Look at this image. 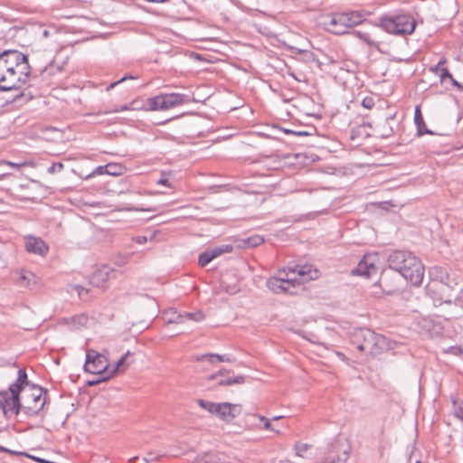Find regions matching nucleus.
Segmentation results:
<instances>
[{
    "instance_id": "36",
    "label": "nucleus",
    "mask_w": 463,
    "mask_h": 463,
    "mask_svg": "<svg viewBox=\"0 0 463 463\" xmlns=\"http://www.w3.org/2000/svg\"><path fill=\"white\" fill-rule=\"evenodd\" d=\"M453 405L455 417L463 421V402L457 403V402L454 401Z\"/></svg>"
},
{
    "instance_id": "11",
    "label": "nucleus",
    "mask_w": 463,
    "mask_h": 463,
    "mask_svg": "<svg viewBox=\"0 0 463 463\" xmlns=\"http://www.w3.org/2000/svg\"><path fill=\"white\" fill-rule=\"evenodd\" d=\"M379 337L373 331L368 328H359L353 335V345L360 352L373 353L377 338Z\"/></svg>"
},
{
    "instance_id": "7",
    "label": "nucleus",
    "mask_w": 463,
    "mask_h": 463,
    "mask_svg": "<svg viewBox=\"0 0 463 463\" xmlns=\"http://www.w3.org/2000/svg\"><path fill=\"white\" fill-rule=\"evenodd\" d=\"M190 98L181 93H161L148 99L151 110H167L184 104H187Z\"/></svg>"
},
{
    "instance_id": "3",
    "label": "nucleus",
    "mask_w": 463,
    "mask_h": 463,
    "mask_svg": "<svg viewBox=\"0 0 463 463\" xmlns=\"http://www.w3.org/2000/svg\"><path fill=\"white\" fill-rule=\"evenodd\" d=\"M378 26L384 32L396 35L411 34L416 27L414 18L406 14L395 15H382L378 19Z\"/></svg>"
},
{
    "instance_id": "29",
    "label": "nucleus",
    "mask_w": 463,
    "mask_h": 463,
    "mask_svg": "<svg viewBox=\"0 0 463 463\" xmlns=\"http://www.w3.org/2000/svg\"><path fill=\"white\" fill-rule=\"evenodd\" d=\"M184 321L185 320H193L195 322H200L204 319V315L202 311L198 310L195 312H184Z\"/></svg>"
},
{
    "instance_id": "26",
    "label": "nucleus",
    "mask_w": 463,
    "mask_h": 463,
    "mask_svg": "<svg viewBox=\"0 0 463 463\" xmlns=\"http://www.w3.org/2000/svg\"><path fill=\"white\" fill-rule=\"evenodd\" d=\"M108 175H121L123 174L124 166L121 164L109 163L107 164Z\"/></svg>"
},
{
    "instance_id": "19",
    "label": "nucleus",
    "mask_w": 463,
    "mask_h": 463,
    "mask_svg": "<svg viewBox=\"0 0 463 463\" xmlns=\"http://www.w3.org/2000/svg\"><path fill=\"white\" fill-rule=\"evenodd\" d=\"M89 321V317L85 314H79L70 317H62L60 319L61 325H65L70 327L71 330H76L80 327L86 326Z\"/></svg>"
},
{
    "instance_id": "52",
    "label": "nucleus",
    "mask_w": 463,
    "mask_h": 463,
    "mask_svg": "<svg viewBox=\"0 0 463 463\" xmlns=\"http://www.w3.org/2000/svg\"><path fill=\"white\" fill-rule=\"evenodd\" d=\"M234 361V358L231 357L230 355H222L221 363L226 362V363H232Z\"/></svg>"
},
{
    "instance_id": "51",
    "label": "nucleus",
    "mask_w": 463,
    "mask_h": 463,
    "mask_svg": "<svg viewBox=\"0 0 463 463\" xmlns=\"http://www.w3.org/2000/svg\"><path fill=\"white\" fill-rule=\"evenodd\" d=\"M157 184L165 185L167 187H171V184L169 183L167 178H160L157 182Z\"/></svg>"
},
{
    "instance_id": "61",
    "label": "nucleus",
    "mask_w": 463,
    "mask_h": 463,
    "mask_svg": "<svg viewBox=\"0 0 463 463\" xmlns=\"http://www.w3.org/2000/svg\"><path fill=\"white\" fill-rule=\"evenodd\" d=\"M281 418H282V416H276V417L273 418V420H279V419H281Z\"/></svg>"
},
{
    "instance_id": "5",
    "label": "nucleus",
    "mask_w": 463,
    "mask_h": 463,
    "mask_svg": "<svg viewBox=\"0 0 463 463\" xmlns=\"http://www.w3.org/2000/svg\"><path fill=\"white\" fill-rule=\"evenodd\" d=\"M362 15L355 11L347 13H334L326 16L324 23L326 29L334 34H344L348 29L362 23Z\"/></svg>"
},
{
    "instance_id": "60",
    "label": "nucleus",
    "mask_w": 463,
    "mask_h": 463,
    "mask_svg": "<svg viewBox=\"0 0 463 463\" xmlns=\"http://www.w3.org/2000/svg\"><path fill=\"white\" fill-rule=\"evenodd\" d=\"M139 211H145V209H138ZM146 211H148V212H154L156 211V209L154 208H149V209H146Z\"/></svg>"
},
{
    "instance_id": "46",
    "label": "nucleus",
    "mask_w": 463,
    "mask_h": 463,
    "mask_svg": "<svg viewBox=\"0 0 463 463\" xmlns=\"http://www.w3.org/2000/svg\"><path fill=\"white\" fill-rule=\"evenodd\" d=\"M230 371L227 370V369H224V368H222L221 370H219L217 373H213L211 375L208 376V379L209 380H214V379H217L218 377L220 376H223L224 373H229Z\"/></svg>"
},
{
    "instance_id": "48",
    "label": "nucleus",
    "mask_w": 463,
    "mask_h": 463,
    "mask_svg": "<svg viewBox=\"0 0 463 463\" xmlns=\"http://www.w3.org/2000/svg\"><path fill=\"white\" fill-rule=\"evenodd\" d=\"M133 241L137 244H145L147 242L148 239L146 236L138 235L133 238Z\"/></svg>"
},
{
    "instance_id": "1",
    "label": "nucleus",
    "mask_w": 463,
    "mask_h": 463,
    "mask_svg": "<svg viewBox=\"0 0 463 463\" xmlns=\"http://www.w3.org/2000/svg\"><path fill=\"white\" fill-rule=\"evenodd\" d=\"M31 74L32 67L26 54L15 49L0 52V91L23 89Z\"/></svg>"
},
{
    "instance_id": "18",
    "label": "nucleus",
    "mask_w": 463,
    "mask_h": 463,
    "mask_svg": "<svg viewBox=\"0 0 463 463\" xmlns=\"http://www.w3.org/2000/svg\"><path fill=\"white\" fill-rule=\"evenodd\" d=\"M113 269L109 266L95 270L90 276V282L96 288H104L107 281L109 279V275L113 272Z\"/></svg>"
},
{
    "instance_id": "30",
    "label": "nucleus",
    "mask_w": 463,
    "mask_h": 463,
    "mask_svg": "<svg viewBox=\"0 0 463 463\" xmlns=\"http://www.w3.org/2000/svg\"><path fill=\"white\" fill-rule=\"evenodd\" d=\"M221 358H222L221 354L209 353V354H202L201 356H199L197 358V360L198 361L206 360V361H208L211 364H214L216 362H220L221 363Z\"/></svg>"
},
{
    "instance_id": "33",
    "label": "nucleus",
    "mask_w": 463,
    "mask_h": 463,
    "mask_svg": "<svg viewBox=\"0 0 463 463\" xmlns=\"http://www.w3.org/2000/svg\"><path fill=\"white\" fill-rule=\"evenodd\" d=\"M107 172H108L107 165H99L90 174H89L86 176V179L90 178V177L95 176V175H108Z\"/></svg>"
},
{
    "instance_id": "24",
    "label": "nucleus",
    "mask_w": 463,
    "mask_h": 463,
    "mask_svg": "<svg viewBox=\"0 0 463 463\" xmlns=\"http://www.w3.org/2000/svg\"><path fill=\"white\" fill-rule=\"evenodd\" d=\"M246 381V377L244 375H237L235 377H227L222 378L218 381L217 384L219 386H226L232 384H242Z\"/></svg>"
},
{
    "instance_id": "45",
    "label": "nucleus",
    "mask_w": 463,
    "mask_h": 463,
    "mask_svg": "<svg viewBox=\"0 0 463 463\" xmlns=\"http://www.w3.org/2000/svg\"><path fill=\"white\" fill-rule=\"evenodd\" d=\"M127 110H132V109H130V103L121 105V106H117L113 109L109 110V112L117 113V112H122V111H127Z\"/></svg>"
},
{
    "instance_id": "13",
    "label": "nucleus",
    "mask_w": 463,
    "mask_h": 463,
    "mask_svg": "<svg viewBox=\"0 0 463 463\" xmlns=\"http://www.w3.org/2000/svg\"><path fill=\"white\" fill-rule=\"evenodd\" d=\"M287 272L288 275L293 274V278H297L298 281L297 288H300L307 281L317 279L319 276V271L311 264L296 265L294 268H288Z\"/></svg>"
},
{
    "instance_id": "23",
    "label": "nucleus",
    "mask_w": 463,
    "mask_h": 463,
    "mask_svg": "<svg viewBox=\"0 0 463 463\" xmlns=\"http://www.w3.org/2000/svg\"><path fill=\"white\" fill-rule=\"evenodd\" d=\"M440 80L443 81L444 80L446 79H449L451 82V84L457 88V90H458L459 91H462L463 92V83L458 81L457 80H455L452 76V74L449 72V69L448 68H442L441 69V71H440Z\"/></svg>"
},
{
    "instance_id": "17",
    "label": "nucleus",
    "mask_w": 463,
    "mask_h": 463,
    "mask_svg": "<svg viewBox=\"0 0 463 463\" xmlns=\"http://www.w3.org/2000/svg\"><path fill=\"white\" fill-rule=\"evenodd\" d=\"M25 240V249L28 252L41 256H44L48 252L49 247L41 238L28 236Z\"/></svg>"
},
{
    "instance_id": "34",
    "label": "nucleus",
    "mask_w": 463,
    "mask_h": 463,
    "mask_svg": "<svg viewBox=\"0 0 463 463\" xmlns=\"http://www.w3.org/2000/svg\"><path fill=\"white\" fill-rule=\"evenodd\" d=\"M354 34L357 36L360 40L366 43L368 45H373V42L371 40L370 35L368 33L361 32V31H354Z\"/></svg>"
},
{
    "instance_id": "39",
    "label": "nucleus",
    "mask_w": 463,
    "mask_h": 463,
    "mask_svg": "<svg viewBox=\"0 0 463 463\" xmlns=\"http://www.w3.org/2000/svg\"><path fill=\"white\" fill-rule=\"evenodd\" d=\"M32 278H34V275L31 272H24L21 274L19 278V282L23 286H29L30 280Z\"/></svg>"
},
{
    "instance_id": "32",
    "label": "nucleus",
    "mask_w": 463,
    "mask_h": 463,
    "mask_svg": "<svg viewBox=\"0 0 463 463\" xmlns=\"http://www.w3.org/2000/svg\"><path fill=\"white\" fill-rule=\"evenodd\" d=\"M99 376L94 380L87 382L88 386H95L100 383L107 382L111 379V374H98Z\"/></svg>"
},
{
    "instance_id": "14",
    "label": "nucleus",
    "mask_w": 463,
    "mask_h": 463,
    "mask_svg": "<svg viewBox=\"0 0 463 463\" xmlns=\"http://www.w3.org/2000/svg\"><path fill=\"white\" fill-rule=\"evenodd\" d=\"M242 411L241 404L231 402H220L216 405L214 416L225 422L232 421Z\"/></svg>"
},
{
    "instance_id": "58",
    "label": "nucleus",
    "mask_w": 463,
    "mask_h": 463,
    "mask_svg": "<svg viewBox=\"0 0 463 463\" xmlns=\"http://www.w3.org/2000/svg\"><path fill=\"white\" fill-rule=\"evenodd\" d=\"M295 50V52L298 53V54H300L301 55V52H305L306 50H302V49H298V48H294Z\"/></svg>"
},
{
    "instance_id": "9",
    "label": "nucleus",
    "mask_w": 463,
    "mask_h": 463,
    "mask_svg": "<svg viewBox=\"0 0 463 463\" xmlns=\"http://www.w3.org/2000/svg\"><path fill=\"white\" fill-rule=\"evenodd\" d=\"M401 286V275L389 268L382 272L379 280L373 285V288L375 289L380 288L382 293L385 295H396L400 293Z\"/></svg>"
},
{
    "instance_id": "63",
    "label": "nucleus",
    "mask_w": 463,
    "mask_h": 463,
    "mask_svg": "<svg viewBox=\"0 0 463 463\" xmlns=\"http://www.w3.org/2000/svg\"><path fill=\"white\" fill-rule=\"evenodd\" d=\"M461 352L463 353V350H461Z\"/></svg>"
},
{
    "instance_id": "38",
    "label": "nucleus",
    "mask_w": 463,
    "mask_h": 463,
    "mask_svg": "<svg viewBox=\"0 0 463 463\" xmlns=\"http://www.w3.org/2000/svg\"><path fill=\"white\" fill-rule=\"evenodd\" d=\"M129 259L128 255H118L114 259V263L118 267H123L129 261Z\"/></svg>"
},
{
    "instance_id": "44",
    "label": "nucleus",
    "mask_w": 463,
    "mask_h": 463,
    "mask_svg": "<svg viewBox=\"0 0 463 463\" xmlns=\"http://www.w3.org/2000/svg\"><path fill=\"white\" fill-rule=\"evenodd\" d=\"M374 99L372 97H365L362 100V106L365 109H372L374 106Z\"/></svg>"
},
{
    "instance_id": "16",
    "label": "nucleus",
    "mask_w": 463,
    "mask_h": 463,
    "mask_svg": "<svg viewBox=\"0 0 463 463\" xmlns=\"http://www.w3.org/2000/svg\"><path fill=\"white\" fill-rule=\"evenodd\" d=\"M401 128V122L396 118V114L386 117L385 120L378 125V132L382 138L392 137L398 133Z\"/></svg>"
},
{
    "instance_id": "2",
    "label": "nucleus",
    "mask_w": 463,
    "mask_h": 463,
    "mask_svg": "<svg viewBox=\"0 0 463 463\" xmlns=\"http://www.w3.org/2000/svg\"><path fill=\"white\" fill-rule=\"evenodd\" d=\"M388 267L396 271L412 286L421 285L424 277V266L411 251L393 250L387 259Z\"/></svg>"
},
{
    "instance_id": "47",
    "label": "nucleus",
    "mask_w": 463,
    "mask_h": 463,
    "mask_svg": "<svg viewBox=\"0 0 463 463\" xmlns=\"http://www.w3.org/2000/svg\"><path fill=\"white\" fill-rule=\"evenodd\" d=\"M259 419L261 422H263L265 430H273V428L271 427V423L269 422V419L261 415L259 416Z\"/></svg>"
},
{
    "instance_id": "12",
    "label": "nucleus",
    "mask_w": 463,
    "mask_h": 463,
    "mask_svg": "<svg viewBox=\"0 0 463 463\" xmlns=\"http://www.w3.org/2000/svg\"><path fill=\"white\" fill-rule=\"evenodd\" d=\"M84 371L92 374H109L107 358L95 350H89L83 365Z\"/></svg>"
},
{
    "instance_id": "28",
    "label": "nucleus",
    "mask_w": 463,
    "mask_h": 463,
    "mask_svg": "<svg viewBox=\"0 0 463 463\" xmlns=\"http://www.w3.org/2000/svg\"><path fill=\"white\" fill-rule=\"evenodd\" d=\"M129 351H128L124 355H122L120 357V359L116 363L114 368L109 371V374H111V378L114 377L116 375V373H118V371L121 370L123 367H125V363H126V359L128 357V355L129 354Z\"/></svg>"
},
{
    "instance_id": "8",
    "label": "nucleus",
    "mask_w": 463,
    "mask_h": 463,
    "mask_svg": "<svg viewBox=\"0 0 463 463\" xmlns=\"http://www.w3.org/2000/svg\"><path fill=\"white\" fill-rule=\"evenodd\" d=\"M279 275L280 277H272L267 280L268 288L275 294H296L295 288L298 282L297 278H290L286 269L279 271Z\"/></svg>"
},
{
    "instance_id": "22",
    "label": "nucleus",
    "mask_w": 463,
    "mask_h": 463,
    "mask_svg": "<svg viewBox=\"0 0 463 463\" xmlns=\"http://www.w3.org/2000/svg\"><path fill=\"white\" fill-rule=\"evenodd\" d=\"M372 270H376L375 265L373 263H368L366 260H362L358 263L357 267L353 270V274L369 278L371 276Z\"/></svg>"
},
{
    "instance_id": "57",
    "label": "nucleus",
    "mask_w": 463,
    "mask_h": 463,
    "mask_svg": "<svg viewBox=\"0 0 463 463\" xmlns=\"http://www.w3.org/2000/svg\"><path fill=\"white\" fill-rule=\"evenodd\" d=\"M283 131L286 133V134H290V135H294V132L295 130H291V129H287V128H284Z\"/></svg>"
},
{
    "instance_id": "49",
    "label": "nucleus",
    "mask_w": 463,
    "mask_h": 463,
    "mask_svg": "<svg viewBox=\"0 0 463 463\" xmlns=\"http://www.w3.org/2000/svg\"><path fill=\"white\" fill-rule=\"evenodd\" d=\"M160 455H156L154 452H149L147 454V458H145V460L146 461H156L160 458Z\"/></svg>"
},
{
    "instance_id": "21",
    "label": "nucleus",
    "mask_w": 463,
    "mask_h": 463,
    "mask_svg": "<svg viewBox=\"0 0 463 463\" xmlns=\"http://www.w3.org/2000/svg\"><path fill=\"white\" fill-rule=\"evenodd\" d=\"M414 123L417 128V136L421 137L425 134L428 135H433V131L429 129L426 125L423 118V116L421 114L420 108L419 106H416L415 111H414Z\"/></svg>"
},
{
    "instance_id": "54",
    "label": "nucleus",
    "mask_w": 463,
    "mask_h": 463,
    "mask_svg": "<svg viewBox=\"0 0 463 463\" xmlns=\"http://www.w3.org/2000/svg\"><path fill=\"white\" fill-rule=\"evenodd\" d=\"M443 62H445V61H439V62L437 65L430 67V71L433 72H437L439 68V65L442 64Z\"/></svg>"
},
{
    "instance_id": "31",
    "label": "nucleus",
    "mask_w": 463,
    "mask_h": 463,
    "mask_svg": "<svg viewBox=\"0 0 463 463\" xmlns=\"http://www.w3.org/2000/svg\"><path fill=\"white\" fill-rule=\"evenodd\" d=\"M16 382L24 384V386L30 385L32 387V384H33V383H30V382L28 381L27 373H26L25 369H24V368H20L18 370Z\"/></svg>"
},
{
    "instance_id": "40",
    "label": "nucleus",
    "mask_w": 463,
    "mask_h": 463,
    "mask_svg": "<svg viewBox=\"0 0 463 463\" xmlns=\"http://www.w3.org/2000/svg\"><path fill=\"white\" fill-rule=\"evenodd\" d=\"M64 168V165L61 162H55L51 165V166L48 168V173L51 175L60 173Z\"/></svg>"
},
{
    "instance_id": "20",
    "label": "nucleus",
    "mask_w": 463,
    "mask_h": 463,
    "mask_svg": "<svg viewBox=\"0 0 463 463\" xmlns=\"http://www.w3.org/2000/svg\"><path fill=\"white\" fill-rule=\"evenodd\" d=\"M188 463H227L224 456L220 453L207 452L195 457Z\"/></svg>"
},
{
    "instance_id": "6",
    "label": "nucleus",
    "mask_w": 463,
    "mask_h": 463,
    "mask_svg": "<svg viewBox=\"0 0 463 463\" xmlns=\"http://www.w3.org/2000/svg\"><path fill=\"white\" fill-rule=\"evenodd\" d=\"M351 450V445L346 440L335 439L325 448L320 463H345Z\"/></svg>"
},
{
    "instance_id": "10",
    "label": "nucleus",
    "mask_w": 463,
    "mask_h": 463,
    "mask_svg": "<svg viewBox=\"0 0 463 463\" xmlns=\"http://www.w3.org/2000/svg\"><path fill=\"white\" fill-rule=\"evenodd\" d=\"M34 392L32 393V399L25 405L22 404V410L27 417L36 416L46 403V395L48 391L38 384H32Z\"/></svg>"
},
{
    "instance_id": "50",
    "label": "nucleus",
    "mask_w": 463,
    "mask_h": 463,
    "mask_svg": "<svg viewBox=\"0 0 463 463\" xmlns=\"http://www.w3.org/2000/svg\"><path fill=\"white\" fill-rule=\"evenodd\" d=\"M7 454H10V455H14V456H25L28 458L29 454L25 453V452H21V451H15V450H12L10 449H8V451H6Z\"/></svg>"
},
{
    "instance_id": "42",
    "label": "nucleus",
    "mask_w": 463,
    "mask_h": 463,
    "mask_svg": "<svg viewBox=\"0 0 463 463\" xmlns=\"http://www.w3.org/2000/svg\"><path fill=\"white\" fill-rule=\"evenodd\" d=\"M301 56H302V60L305 61V62H313L316 61V56L314 54L313 52L311 51H305V52H301Z\"/></svg>"
},
{
    "instance_id": "56",
    "label": "nucleus",
    "mask_w": 463,
    "mask_h": 463,
    "mask_svg": "<svg viewBox=\"0 0 463 463\" xmlns=\"http://www.w3.org/2000/svg\"><path fill=\"white\" fill-rule=\"evenodd\" d=\"M3 164H5V165H11V166L17 167V168L19 167V165H18L14 164V163H11V162H9V161H4V162H3Z\"/></svg>"
},
{
    "instance_id": "15",
    "label": "nucleus",
    "mask_w": 463,
    "mask_h": 463,
    "mask_svg": "<svg viewBox=\"0 0 463 463\" xmlns=\"http://www.w3.org/2000/svg\"><path fill=\"white\" fill-rule=\"evenodd\" d=\"M233 250V246L231 244H223L217 246L213 249H208L199 254L198 265L200 267H205L215 258L221 256L223 253H230Z\"/></svg>"
},
{
    "instance_id": "59",
    "label": "nucleus",
    "mask_w": 463,
    "mask_h": 463,
    "mask_svg": "<svg viewBox=\"0 0 463 463\" xmlns=\"http://www.w3.org/2000/svg\"><path fill=\"white\" fill-rule=\"evenodd\" d=\"M6 451H8V449H7V448H5V447H4V446H1V445H0V452H5V453H6Z\"/></svg>"
},
{
    "instance_id": "43",
    "label": "nucleus",
    "mask_w": 463,
    "mask_h": 463,
    "mask_svg": "<svg viewBox=\"0 0 463 463\" xmlns=\"http://www.w3.org/2000/svg\"><path fill=\"white\" fill-rule=\"evenodd\" d=\"M173 316H174L173 317L168 319V323L181 324V323L184 322V313L183 314H177L175 311V312H173Z\"/></svg>"
},
{
    "instance_id": "53",
    "label": "nucleus",
    "mask_w": 463,
    "mask_h": 463,
    "mask_svg": "<svg viewBox=\"0 0 463 463\" xmlns=\"http://www.w3.org/2000/svg\"><path fill=\"white\" fill-rule=\"evenodd\" d=\"M310 134L307 131H295L294 132V136H297V137H307V136H309Z\"/></svg>"
},
{
    "instance_id": "4",
    "label": "nucleus",
    "mask_w": 463,
    "mask_h": 463,
    "mask_svg": "<svg viewBox=\"0 0 463 463\" xmlns=\"http://www.w3.org/2000/svg\"><path fill=\"white\" fill-rule=\"evenodd\" d=\"M24 385L14 382L9 385L8 390L0 391V410L6 419L17 416L22 410L21 392Z\"/></svg>"
},
{
    "instance_id": "55",
    "label": "nucleus",
    "mask_w": 463,
    "mask_h": 463,
    "mask_svg": "<svg viewBox=\"0 0 463 463\" xmlns=\"http://www.w3.org/2000/svg\"><path fill=\"white\" fill-rule=\"evenodd\" d=\"M76 288H77V289H78V293H79L80 297H81V295H82V291H83V290H84L86 293H88V289H85L83 287L77 286Z\"/></svg>"
},
{
    "instance_id": "41",
    "label": "nucleus",
    "mask_w": 463,
    "mask_h": 463,
    "mask_svg": "<svg viewBox=\"0 0 463 463\" xmlns=\"http://www.w3.org/2000/svg\"><path fill=\"white\" fill-rule=\"evenodd\" d=\"M135 79H137V77H134V76H132V75H130V74H128V75H125V76H123L121 79H119L118 80H116V81H114V82L110 83V84L106 88V90H112L113 88H115L118 84H119V83H121V82H124V81H126L127 80H135Z\"/></svg>"
},
{
    "instance_id": "27",
    "label": "nucleus",
    "mask_w": 463,
    "mask_h": 463,
    "mask_svg": "<svg viewBox=\"0 0 463 463\" xmlns=\"http://www.w3.org/2000/svg\"><path fill=\"white\" fill-rule=\"evenodd\" d=\"M197 404L203 410L207 411L209 413L211 414H214V411H215V409H216V405L218 403L216 402H210V401H205V400H203V399H199L196 401Z\"/></svg>"
},
{
    "instance_id": "37",
    "label": "nucleus",
    "mask_w": 463,
    "mask_h": 463,
    "mask_svg": "<svg viewBox=\"0 0 463 463\" xmlns=\"http://www.w3.org/2000/svg\"><path fill=\"white\" fill-rule=\"evenodd\" d=\"M308 448H309V445H307L306 443H300V442H296V444L294 446L296 455L298 457H303V453L306 452L308 449Z\"/></svg>"
},
{
    "instance_id": "25",
    "label": "nucleus",
    "mask_w": 463,
    "mask_h": 463,
    "mask_svg": "<svg viewBox=\"0 0 463 463\" xmlns=\"http://www.w3.org/2000/svg\"><path fill=\"white\" fill-rule=\"evenodd\" d=\"M130 109L132 110H151L148 104V99H134L130 102Z\"/></svg>"
},
{
    "instance_id": "35",
    "label": "nucleus",
    "mask_w": 463,
    "mask_h": 463,
    "mask_svg": "<svg viewBox=\"0 0 463 463\" xmlns=\"http://www.w3.org/2000/svg\"><path fill=\"white\" fill-rule=\"evenodd\" d=\"M247 244L250 247H257L264 242L262 237L259 235L249 237L246 241Z\"/></svg>"
},
{
    "instance_id": "62",
    "label": "nucleus",
    "mask_w": 463,
    "mask_h": 463,
    "mask_svg": "<svg viewBox=\"0 0 463 463\" xmlns=\"http://www.w3.org/2000/svg\"><path fill=\"white\" fill-rule=\"evenodd\" d=\"M373 294L376 296V295H378V294H379V292H378L377 290H374V291H373Z\"/></svg>"
}]
</instances>
